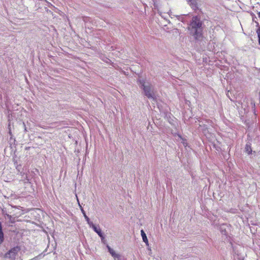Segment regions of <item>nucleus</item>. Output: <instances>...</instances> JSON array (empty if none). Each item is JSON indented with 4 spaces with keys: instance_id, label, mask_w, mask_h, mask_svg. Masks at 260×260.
<instances>
[{
    "instance_id": "f03ea898",
    "label": "nucleus",
    "mask_w": 260,
    "mask_h": 260,
    "mask_svg": "<svg viewBox=\"0 0 260 260\" xmlns=\"http://www.w3.org/2000/svg\"><path fill=\"white\" fill-rule=\"evenodd\" d=\"M140 85L143 89L145 95L149 99L155 101V97L153 92L152 85L148 82H145L143 80H140Z\"/></svg>"
},
{
    "instance_id": "20e7f679",
    "label": "nucleus",
    "mask_w": 260,
    "mask_h": 260,
    "mask_svg": "<svg viewBox=\"0 0 260 260\" xmlns=\"http://www.w3.org/2000/svg\"><path fill=\"white\" fill-rule=\"evenodd\" d=\"M107 248L109 252L113 257L115 259L117 260H125L124 257L119 254H117L115 251L111 248L108 245H107Z\"/></svg>"
},
{
    "instance_id": "0eeeda50",
    "label": "nucleus",
    "mask_w": 260,
    "mask_h": 260,
    "mask_svg": "<svg viewBox=\"0 0 260 260\" xmlns=\"http://www.w3.org/2000/svg\"><path fill=\"white\" fill-rule=\"evenodd\" d=\"M141 234L143 242H145L146 244V245H148V240L147 239V236H146V234L145 233L144 231L143 230H142L141 231Z\"/></svg>"
},
{
    "instance_id": "39448f33",
    "label": "nucleus",
    "mask_w": 260,
    "mask_h": 260,
    "mask_svg": "<svg viewBox=\"0 0 260 260\" xmlns=\"http://www.w3.org/2000/svg\"><path fill=\"white\" fill-rule=\"evenodd\" d=\"M89 226L90 228H91L99 236L101 239V240L103 241L104 239V236L100 226L99 225L96 226L92 222L91 223Z\"/></svg>"
},
{
    "instance_id": "9d476101",
    "label": "nucleus",
    "mask_w": 260,
    "mask_h": 260,
    "mask_svg": "<svg viewBox=\"0 0 260 260\" xmlns=\"http://www.w3.org/2000/svg\"><path fill=\"white\" fill-rule=\"evenodd\" d=\"M6 216L9 220V222L11 223H14L15 222V217L10 215L9 214H6Z\"/></svg>"
},
{
    "instance_id": "ddd939ff",
    "label": "nucleus",
    "mask_w": 260,
    "mask_h": 260,
    "mask_svg": "<svg viewBox=\"0 0 260 260\" xmlns=\"http://www.w3.org/2000/svg\"><path fill=\"white\" fill-rule=\"evenodd\" d=\"M15 139L13 138V137L11 136L9 140V144L10 145V147L12 148V145L15 144Z\"/></svg>"
},
{
    "instance_id": "4468645a",
    "label": "nucleus",
    "mask_w": 260,
    "mask_h": 260,
    "mask_svg": "<svg viewBox=\"0 0 260 260\" xmlns=\"http://www.w3.org/2000/svg\"><path fill=\"white\" fill-rule=\"evenodd\" d=\"M256 33L257 34L258 39L260 40V27H259L256 30Z\"/></svg>"
},
{
    "instance_id": "7ed1b4c3",
    "label": "nucleus",
    "mask_w": 260,
    "mask_h": 260,
    "mask_svg": "<svg viewBox=\"0 0 260 260\" xmlns=\"http://www.w3.org/2000/svg\"><path fill=\"white\" fill-rule=\"evenodd\" d=\"M20 250V248L19 246L14 247L6 252L4 256L5 258H8L11 260H15L16 256Z\"/></svg>"
},
{
    "instance_id": "423d86ee",
    "label": "nucleus",
    "mask_w": 260,
    "mask_h": 260,
    "mask_svg": "<svg viewBox=\"0 0 260 260\" xmlns=\"http://www.w3.org/2000/svg\"><path fill=\"white\" fill-rule=\"evenodd\" d=\"M4 240V234L3 232V228L1 222H0V244H1Z\"/></svg>"
},
{
    "instance_id": "dca6fc26",
    "label": "nucleus",
    "mask_w": 260,
    "mask_h": 260,
    "mask_svg": "<svg viewBox=\"0 0 260 260\" xmlns=\"http://www.w3.org/2000/svg\"><path fill=\"white\" fill-rule=\"evenodd\" d=\"M102 242L103 243H105V238L104 239L103 241L102 240Z\"/></svg>"
},
{
    "instance_id": "9b49d317",
    "label": "nucleus",
    "mask_w": 260,
    "mask_h": 260,
    "mask_svg": "<svg viewBox=\"0 0 260 260\" xmlns=\"http://www.w3.org/2000/svg\"><path fill=\"white\" fill-rule=\"evenodd\" d=\"M226 226V225L223 224V225H221L220 227V232L222 234L226 235V229H225Z\"/></svg>"
},
{
    "instance_id": "2eb2a0df",
    "label": "nucleus",
    "mask_w": 260,
    "mask_h": 260,
    "mask_svg": "<svg viewBox=\"0 0 260 260\" xmlns=\"http://www.w3.org/2000/svg\"><path fill=\"white\" fill-rule=\"evenodd\" d=\"M23 124L24 126V131H25V132H26V131H27V130H26V127H25V124H24V122L23 123Z\"/></svg>"
},
{
    "instance_id": "f257e3e1",
    "label": "nucleus",
    "mask_w": 260,
    "mask_h": 260,
    "mask_svg": "<svg viewBox=\"0 0 260 260\" xmlns=\"http://www.w3.org/2000/svg\"><path fill=\"white\" fill-rule=\"evenodd\" d=\"M202 23L200 18L197 16H194L188 26V29L190 33L196 39H199L202 35Z\"/></svg>"
},
{
    "instance_id": "1a4fd4ad",
    "label": "nucleus",
    "mask_w": 260,
    "mask_h": 260,
    "mask_svg": "<svg viewBox=\"0 0 260 260\" xmlns=\"http://www.w3.org/2000/svg\"><path fill=\"white\" fill-rule=\"evenodd\" d=\"M179 138L180 139L181 143L183 145L185 148H186L188 146V144L187 143V141L185 139L182 138L180 135H178Z\"/></svg>"
},
{
    "instance_id": "6e6552de",
    "label": "nucleus",
    "mask_w": 260,
    "mask_h": 260,
    "mask_svg": "<svg viewBox=\"0 0 260 260\" xmlns=\"http://www.w3.org/2000/svg\"><path fill=\"white\" fill-rule=\"evenodd\" d=\"M81 211L86 220L88 225H89L91 223H92L91 221H90V219L89 217L86 215V213L85 211L83 210L82 208H81Z\"/></svg>"
},
{
    "instance_id": "a211bd4d",
    "label": "nucleus",
    "mask_w": 260,
    "mask_h": 260,
    "mask_svg": "<svg viewBox=\"0 0 260 260\" xmlns=\"http://www.w3.org/2000/svg\"><path fill=\"white\" fill-rule=\"evenodd\" d=\"M258 17L260 18V12L258 13Z\"/></svg>"
},
{
    "instance_id": "f8f14e48",
    "label": "nucleus",
    "mask_w": 260,
    "mask_h": 260,
    "mask_svg": "<svg viewBox=\"0 0 260 260\" xmlns=\"http://www.w3.org/2000/svg\"><path fill=\"white\" fill-rule=\"evenodd\" d=\"M245 150L249 154H250L251 153L252 150H251V147L249 145H248V144L246 145Z\"/></svg>"
},
{
    "instance_id": "f3484780",
    "label": "nucleus",
    "mask_w": 260,
    "mask_h": 260,
    "mask_svg": "<svg viewBox=\"0 0 260 260\" xmlns=\"http://www.w3.org/2000/svg\"><path fill=\"white\" fill-rule=\"evenodd\" d=\"M9 134L11 136L12 135V133L11 132V131H9Z\"/></svg>"
}]
</instances>
